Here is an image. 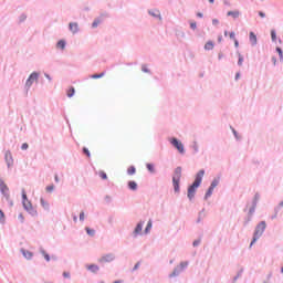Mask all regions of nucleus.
Masks as SVG:
<instances>
[{"label":"nucleus","instance_id":"f257e3e1","mask_svg":"<svg viewBox=\"0 0 283 283\" xmlns=\"http://www.w3.org/2000/svg\"><path fill=\"white\" fill-rule=\"evenodd\" d=\"M205 175V170H200L195 179V182L188 188V198L190 200L193 199L195 195H196V190L197 188L200 186L201 181H202V177Z\"/></svg>","mask_w":283,"mask_h":283},{"label":"nucleus","instance_id":"f03ea898","mask_svg":"<svg viewBox=\"0 0 283 283\" xmlns=\"http://www.w3.org/2000/svg\"><path fill=\"white\" fill-rule=\"evenodd\" d=\"M22 205L25 211L30 213V216H34L36 211H34V207H32V203L28 200V195L25 193V189H22Z\"/></svg>","mask_w":283,"mask_h":283},{"label":"nucleus","instance_id":"7ed1b4c3","mask_svg":"<svg viewBox=\"0 0 283 283\" xmlns=\"http://www.w3.org/2000/svg\"><path fill=\"white\" fill-rule=\"evenodd\" d=\"M181 172H182L181 167H177L174 172L172 184H174V189L176 192H179V190H180L179 182H180V178H181Z\"/></svg>","mask_w":283,"mask_h":283},{"label":"nucleus","instance_id":"20e7f679","mask_svg":"<svg viewBox=\"0 0 283 283\" xmlns=\"http://www.w3.org/2000/svg\"><path fill=\"white\" fill-rule=\"evenodd\" d=\"M265 228H266V223L264 221H262L261 223L258 224L250 247H253V244L256 242V240H259V238H261L262 233L265 231Z\"/></svg>","mask_w":283,"mask_h":283},{"label":"nucleus","instance_id":"39448f33","mask_svg":"<svg viewBox=\"0 0 283 283\" xmlns=\"http://www.w3.org/2000/svg\"><path fill=\"white\" fill-rule=\"evenodd\" d=\"M4 160L7 163L8 169L14 165V159L12 158V153L10 150H6L4 153Z\"/></svg>","mask_w":283,"mask_h":283},{"label":"nucleus","instance_id":"423d86ee","mask_svg":"<svg viewBox=\"0 0 283 283\" xmlns=\"http://www.w3.org/2000/svg\"><path fill=\"white\" fill-rule=\"evenodd\" d=\"M34 81H36V71H33L31 73V75L29 76V78L27 80L25 88L30 90V87H32V83H34Z\"/></svg>","mask_w":283,"mask_h":283},{"label":"nucleus","instance_id":"0eeeda50","mask_svg":"<svg viewBox=\"0 0 283 283\" xmlns=\"http://www.w3.org/2000/svg\"><path fill=\"white\" fill-rule=\"evenodd\" d=\"M170 143L178 149L180 154L185 153V148L181 142H179L177 138H172Z\"/></svg>","mask_w":283,"mask_h":283},{"label":"nucleus","instance_id":"6e6552de","mask_svg":"<svg viewBox=\"0 0 283 283\" xmlns=\"http://www.w3.org/2000/svg\"><path fill=\"white\" fill-rule=\"evenodd\" d=\"M10 191V188H8V185H6V181H3L1 178H0V192L1 195H6Z\"/></svg>","mask_w":283,"mask_h":283},{"label":"nucleus","instance_id":"1a4fd4ad","mask_svg":"<svg viewBox=\"0 0 283 283\" xmlns=\"http://www.w3.org/2000/svg\"><path fill=\"white\" fill-rule=\"evenodd\" d=\"M21 253L23 255V258H25V260H32V258L34 256V254L25 249H21Z\"/></svg>","mask_w":283,"mask_h":283},{"label":"nucleus","instance_id":"9d476101","mask_svg":"<svg viewBox=\"0 0 283 283\" xmlns=\"http://www.w3.org/2000/svg\"><path fill=\"white\" fill-rule=\"evenodd\" d=\"M113 260H114V255L113 254H105V255H103L98 260V262H102V263H104V262H113Z\"/></svg>","mask_w":283,"mask_h":283},{"label":"nucleus","instance_id":"9b49d317","mask_svg":"<svg viewBox=\"0 0 283 283\" xmlns=\"http://www.w3.org/2000/svg\"><path fill=\"white\" fill-rule=\"evenodd\" d=\"M69 29H70V31H71L73 34H75V33L78 32V24H77V23H70V24H69Z\"/></svg>","mask_w":283,"mask_h":283},{"label":"nucleus","instance_id":"f8f14e48","mask_svg":"<svg viewBox=\"0 0 283 283\" xmlns=\"http://www.w3.org/2000/svg\"><path fill=\"white\" fill-rule=\"evenodd\" d=\"M143 227H144V222L140 221V222L136 226V228H135V230H134V234H135V235H138V233H142Z\"/></svg>","mask_w":283,"mask_h":283},{"label":"nucleus","instance_id":"ddd939ff","mask_svg":"<svg viewBox=\"0 0 283 283\" xmlns=\"http://www.w3.org/2000/svg\"><path fill=\"white\" fill-rule=\"evenodd\" d=\"M87 271H90L91 273H97V271L99 270L98 265L96 264H91L86 266Z\"/></svg>","mask_w":283,"mask_h":283},{"label":"nucleus","instance_id":"4468645a","mask_svg":"<svg viewBox=\"0 0 283 283\" xmlns=\"http://www.w3.org/2000/svg\"><path fill=\"white\" fill-rule=\"evenodd\" d=\"M228 17H232L233 19H238L240 17V12L238 10L235 11H229L227 13Z\"/></svg>","mask_w":283,"mask_h":283},{"label":"nucleus","instance_id":"2eb2a0df","mask_svg":"<svg viewBox=\"0 0 283 283\" xmlns=\"http://www.w3.org/2000/svg\"><path fill=\"white\" fill-rule=\"evenodd\" d=\"M250 42L252 43V45H256L258 43V39L254 32H250Z\"/></svg>","mask_w":283,"mask_h":283},{"label":"nucleus","instance_id":"dca6fc26","mask_svg":"<svg viewBox=\"0 0 283 283\" xmlns=\"http://www.w3.org/2000/svg\"><path fill=\"white\" fill-rule=\"evenodd\" d=\"M2 196L7 200V202H9L10 207H12L14 205L12 202V200H10V191L9 192H4V195H2Z\"/></svg>","mask_w":283,"mask_h":283},{"label":"nucleus","instance_id":"f3484780","mask_svg":"<svg viewBox=\"0 0 283 283\" xmlns=\"http://www.w3.org/2000/svg\"><path fill=\"white\" fill-rule=\"evenodd\" d=\"M65 45H66L65 40H60L56 44V48L61 50H65Z\"/></svg>","mask_w":283,"mask_h":283},{"label":"nucleus","instance_id":"a211bd4d","mask_svg":"<svg viewBox=\"0 0 283 283\" xmlns=\"http://www.w3.org/2000/svg\"><path fill=\"white\" fill-rule=\"evenodd\" d=\"M213 48H214V44L211 41L207 42L206 45H205V50H207V51H210Z\"/></svg>","mask_w":283,"mask_h":283},{"label":"nucleus","instance_id":"6ab92c4d","mask_svg":"<svg viewBox=\"0 0 283 283\" xmlns=\"http://www.w3.org/2000/svg\"><path fill=\"white\" fill-rule=\"evenodd\" d=\"M6 222V213L0 209V223L3 224Z\"/></svg>","mask_w":283,"mask_h":283},{"label":"nucleus","instance_id":"aec40b11","mask_svg":"<svg viewBox=\"0 0 283 283\" xmlns=\"http://www.w3.org/2000/svg\"><path fill=\"white\" fill-rule=\"evenodd\" d=\"M74 93H75L74 87H70V88L66 91V95H67V97H72V96H74Z\"/></svg>","mask_w":283,"mask_h":283},{"label":"nucleus","instance_id":"412c9836","mask_svg":"<svg viewBox=\"0 0 283 283\" xmlns=\"http://www.w3.org/2000/svg\"><path fill=\"white\" fill-rule=\"evenodd\" d=\"M149 14H151L155 18H160V12L158 10L149 11Z\"/></svg>","mask_w":283,"mask_h":283},{"label":"nucleus","instance_id":"4be33fe9","mask_svg":"<svg viewBox=\"0 0 283 283\" xmlns=\"http://www.w3.org/2000/svg\"><path fill=\"white\" fill-rule=\"evenodd\" d=\"M128 187H129V189H132V190H136V189H137V184H136L135 181H129V182H128Z\"/></svg>","mask_w":283,"mask_h":283},{"label":"nucleus","instance_id":"5701e85b","mask_svg":"<svg viewBox=\"0 0 283 283\" xmlns=\"http://www.w3.org/2000/svg\"><path fill=\"white\" fill-rule=\"evenodd\" d=\"M151 227H153V222H151V220H149L148 223H147V227L145 229V233H149Z\"/></svg>","mask_w":283,"mask_h":283},{"label":"nucleus","instance_id":"b1692460","mask_svg":"<svg viewBox=\"0 0 283 283\" xmlns=\"http://www.w3.org/2000/svg\"><path fill=\"white\" fill-rule=\"evenodd\" d=\"M105 75V72L101 73V74H94L91 76V78L96 80V78H102Z\"/></svg>","mask_w":283,"mask_h":283},{"label":"nucleus","instance_id":"393cba45","mask_svg":"<svg viewBox=\"0 0 283 283\" xmlns=\"http://www.w3.org/2000/svg\"><path fill=\"white\" fill-rule=\"evenodd\" d=\"M146 167H147V169H148L151 174L155 172V167H154L153 164H147Z\"/></svg>","mask_w":283,"mask_h":283},{"label":"nucleus","instance_id":"a878e982","mask_svg":"<svg viewBox=\"0 0 283 283\" xmlns=\"http://www.w3.org/2000/svg\"><path fill=\"white\" fill-rule=\"evenodd\" d=\"M127 172L128 175H134L136 172V168L134 166H130L128 169H127Z\"/></svg>","mask_w":283,"mask_h":283},{"label":"nucleus","instance_id":"bb28decb","mask_svg":"<svg viewBox=\"0 0 283 283\" xmlns=\"http://www.w3.org/2000/svg\"><path fill=\"white\" fill-rule=\"evenodd\" d=\"M85 231H86L87 235H95V231L90 228H85Z\"/></svg>","mask_w":283,"mask_h":283},{"label":"nucleus","instance_id":"cd10ccee","mask_svg":"<svg viewBox=\"0 0 283 283\" xmlns=\"http://www.w3.org/2000/svg\"><path fill=\"white\" fill-rule=\"evenodd\" d=\"M25 19H28V15H25V13H22L19 18L20 23H23V21H25Z\"/></svg>","mask_w":283,"mask_h":283},{"label":"nucleus","instance_id":"c85d7f7f","mask_svg":"<svg viewBox=\"0 0 283 283\" xmlns=\"http://www.w3.org/2000/svg\"><path fill=\"white\" fill-rule=\"evenodd\" d=\"M213 189H214V188H212V187L210 186V188L208 189V191H207V193H206V198H209V197L212 195Z\"/></svg>","mask_w":283,"mask_h":283},{"label":"nucleus","instance_id":"c756f323","mask_svg":"<svg viewBox=\"0 0 283 283\" xmlns=\"http://www.w3.org/2000/svg\"><path fill=\"white\" fill-rule=\"evenodd\" d=\"M42 255L46 262H50V254H48L45 251H42Z\"/></svg>","mask_w":283,"mask_h":283},{"label":"nucleus","instance_id":"7c9ffc66","mask_svg":"<svg viewBox=\"0 0 283 283\" xmlns=\"http://www.w3.org/2000/svg\"><path fill=\"white\" fill-rule=\"evenodd\" d=\"M40 201L45 209L50 208V205L44 199H41Z\"/></svg>","mask_w":283,"mask_h":283},{"label":"nucleus","instance_id":"2f4dec72","mask_svg":"<svg viewBox=\"0 0 283 283\" xmlns=\"http://www.w3.org/2000/svg\"><path fill=\"white\" fill-rule=\"evenodd\" d=\"M271 38L273 42L276 41V32L274 30L271 31Z\"/></svg>","mask_w":283,"mask_h":283},{"label":"nucleus","instance_id":"473e14b6","mask_svg":"<svg viewBox=\"0 0 283 283\" xmlns=\"http://www.w3.org/2000/svg\"><path fill=\"white\" fill-rule=\"evenodd\" d=\"M98 175L102 179H107V175L104 171H99Z\"/></svg>","mask_w":283,"mask_h":283},{"label":"nucleus","instance_id":"72a5a7b5","mask_svg":"<svg viewBox=\"0 0 283 283\" xmlns=\"http://www.w3.org/2000/svg\"><path fill=\"white\" fill-rule=\"evenodd\" d=\"M46 191H48V192L54 191V185L48 186V187H46Z\"/></svg>","mask_w":283,"mask_h":283},{"label":"nucleus","instance_id":"f704fd0d","mask_svg":"<svg viewBox=\"0 0 283 283\" xmlns=\"http://www.w3.org/2000/svg\"><path fill=\"white\" fill-rule=\"evenodd\" d=\"M218 184H219V181L217 179H214L210 187H212L214 189L218 186Z\"/></svg>","mask_w":283,"mask_h":283},{"label":"nucleus","instance_id":"c9c22d12","mask_svg":"<svg viewBox=\"0 0 283 283\" xmlns=\"http://www.w3.org/2000/svg\"><path fill=\"white\" fill-rule=\"evenodd\" d=\"M238 64L241 66L243 64V56L241 54H239V62Z\"/></svg>","mask_w":283,"mask_h":283},{"label":"nucleus","instance_id":"e433bc0d","mask_svg":"<svg viewBox=\"0 0 283 283\" xmlns=\"http://www.w3.org/2000/svg\"><path fill=\"white\" fill-rule=\"evenodd\" d=\"M190 28H191L192 30H196V29H197V23H196V22H190Z\"/></svg>","mask_w":283,"mask_h":283},{"label":"nucleus","instance_id":"4c0bfd02","mask_svg":"<svg viewBox=\"0 0 283 283\" xmlns=\"http://www.w3.org/2000/svg\"><path fill=\"white\" fill-rule=\"evenodd\" d=\"M83 151H84V154H85L88 158L91 157V154H90V151H88L87 148H83Z\"/></svg>","mask_w":283,"mask_h":283},{"label":"nucleus","instance_id":"58836bf2","mask_svg":"<svg viewBox=\"0 0 283 283\" xmlns=\"http://www.w3.org/2000/svg\"><path fill=\"white\" fill-rule=\"evenodd\" d=\"M28 147H29L28 143H24V144H22L21 149L25 150V149H28Z\"/></svg>","mask_w":283,"mask_h":283},{"label":"nucleus","instance_id":"ea45409f","mask_svg":"<svg viewBox=\"0 0 283 283\" xmlns=\"http://www.w3.org/2000/svg\"><path fill=\"white\" fill-rule=\"evenodd\" d=\"M276 51H277L280 57L282 59V57H283V52H282V50H281L280 48H276Z\"/></svg>","mask_w":283,"mask_h":283},{"label":"nucleus","instance_id":"a19ab883","mask_svg":"<svg viewBox=\"0 0 283 283\" xmlns=\"http://www.w3.org/2000/svg\"><path fill=\"white\" fill-rule=\"evenodd\" d=\"M18 219L20 220V222H23V220H24L23 213H20V214L18 216Z\"/></svg>","mask_w":283,"mask_h":283},{"label":"nucleus","instance_id":"79ce46f5","mask_svg":"<svg viewBox=\"0 0 283 283\" xmlns=\"http://www.w3.org/2000/svg\"><path fill=\"white\" fill-rule=\"evenodd\" d=\"M99 24V21L98 20H95L92 24L93 28H96L97 25Z\"/></svg>","mask_w":283,"mask_h":283},{"label":"nucleus","instance_id":"37998d69","mask_svg":"<svg viewBox=\"0 0 283 283\" xmlns=\"http://www.w3.org/2000/svg\"><path fill=\"white\" fill-rule=\"evenodd\" d=\"M230 38H231L232 40H234V41L237 40L234 32H231V33H230Z\"/></svg>","mask_w":283,"mask_h":283},{"label":"nucleus","instance_id":"c03bdc74","mask_svg":"<svg viewBox=\"0 0 283 283\" xmlns=\"http://www.w3.org/2000/svg\"><path fill=\"white\" fill-rule=\"evenodd\" d=\"M142 70H143V72H145V73H148V72H149V70H148L147 66H145V65L142 67Z\"/></svg>","mask_w":283,"mask_h":283},{"label":"nucleus","instance_id":"a18cd8bd","mask_svg":"<svg viewBox=\"0 0 283 283\" xmlns=\"http://www.w3.org/2000/svg\"><path fill=\"white\" fill-rule=\"evenodd\" d=\"M63 277H70V272H63Z\"/></svg>","mask_w":283,"mask_h":283},{"label":"nucleus","instance_id":"49530a36","mask_svg":"<svg viewBox=\"0 0 283 283\" xmlns=\"http://www.w3.org/2000/svg\"><path fill=\"white\" fill-rule=\"evenodd\" d=\"M80 220H81V221L84 220V212H83V211L80 213Z\"/></svg>","mask_w":283,"mask_h":283},{"label":"nucleus","instance_id":"de8ad7c7","mask_svg":"<svg viewBox=\"0 0 283 283\" xmlns=\"http://www.w3.org/2000/svg\"><path fill=\"white\" fill-rule=\"evenodd\" d=\"M259 15H260L261 18H265V13H263L262 11L259 12Z\"/></svg>","mask_w":283,"mask_h":283},{"label":"nucleus","instance_id":"09e8293b","mask_svg":"<svg viewBox=\"0 0 283 283\" xmlns=\"http://www.w3.org/2000/svg\"><path fill=\"white\" fill-rule=\"evenodd\" d=\"M234 45H235V48H239V42L237 39L234 40Z\"/></svg>","mask_w":283,"mask_h":283},{"label":"nucleus","instance_id":"8fccbe9b","mask_svg":"<svg viewBox=\"0 0 283 283\" xmlns=\"http://www.w3.org/2000/svg\"><path fill=\"white\" fill-rule=\"evenodd\" d=\"M199 243H200V241H195L193 247H198Z\"/></svg>","mask_w":283,"mask_h":283},{"label":"nucleus","instance_id":"3c124183","mask_svg":"<svg viewBox=\"0 0 283 283\" xmlns=\"http://www.w3.org/2000/svg\"><path fill=\"white\" fill-rule=\"evenodd\" d=\"M138 266H139V263H136V265L134 266V271H137Z\"/></svg>","mask_w":283,"mask_h":283},{"label":"nucleus","instance_id":"603ef678","mask_svg":"<svg viewBox=\"0 0 283 283\" xmlns=\"http://www.w3.org/2000/svg\"><path fill=\"white\" fill-rule=\"evenodd\" d=\"M240 78V73H237L235 80L238 81Z\"/></svg>","mask_w":283,"mask_h":283},{"label":"nucleus","instance_id":"864d4df0","mask_svg":"<svg viewBox=\"0 0 283 283\" xmlns=\"http://www.w3.org/2000/svg\"><path fill=\"white\" fill-rule=\"evenodd\" d=\"M55 181L59 182V175H55Z\"/></svg>","mask_w":283,"mask_h":283},{"label":"nucleus","instance_id":"5fc2aeb1","mask_svg":"<svg viewBox=\"0 0 283 283\" xmlns=\"http://www.w3.org/2000/svg\"><path fill=\"white\" fill-rule=\"evenodd\" d=\"M197 17L202 18V17H203V14H202V13H198V14H197Z\"/></svg>","mask_w":283,"mask_h":283},{"label":"nucleus","instance_id":"6e6d98bb","mask_svg":"<svg viewBox=\"0 0 283 283\" xmlns=\"http://www.w3.org/2000/svg\"><path fill=\"white\" fill-rule=\"evenodd\" d=\"M175 275H177V273H176V272H174V273L170 275V277H175Z\"/></svg>","mask_w":283,"mask_h":283},{"label":"nucleus","instance_id":"4d7b16f0","mask_svg":"<svg viewBox=\"0 0 283 283\" xmlns=\"http://www.w3.org/2000/svg\"><path fill=\"white\" fill-rule=\"evenodd\" d=\"M272 61H273L274 64H276V59L275 57H273Z\"/></svg>","mask_w":283,"mask_h":283},{"label":"nucleus","instance_id":"13d9d810","mask_svg":"<svg viewBox=\"0 0 283 283\" xmlns=\"http://www.w3.org/2000/svg\"><path fill=\"white\" fill-rule=\"evenodd\" d=\"M73 220H74V222H76V221H77V218H76V216H74V217H73Z\"/></svg>","mask_w":283,"mask_h":283},{"label":"nucleus","instance_id":"bf43d9fd","mask_svg":"<svg viewBox=\"0 0 283 283\" xmlns=\"http://www.w3.org/2000/svg\"><path fill=\"white\" fill-rule=\"evenodd\" d=\"M209 2H210V3H213V2H214V0H209Z\"/></svg>","mask_w":283,"mask_h":283},{"label":"nucleus","instance_id":"052dcab7","mask_svg":"<svg viewBox=\"0 0 283 283\" xmlns=\"http://www.w3.org/2000/svg\"><path fill=\"white\" fill-rule=\"evenodd\" d=\"M224 4L230 6V3H229V2H227V1L224 2Z\"/></svg>","mask_w":283,"mask_h":283},{"label":"nucleus","instance_id":"680f3d73","mask_svg":"<svg viewBox=\"0 0 283 283\" xmlns=\"http://www.w3.org/2000/svg\"><path fill=\"white\" fill-rule=\"evenodd\" d=\"M114 283H120V281H115Z\"/></svg>","mask_w":283,"mask_h":283},{"label":"nucleus","instance_id":"e2e57ef3","mask_svg":"<svg viewBox=\"0 0 283 283\" xmlns=\"http://www.w3.org/2000/svg\"><path fill=\"white\" fill-rule=\"evenodd\" d=\"M224 35L227 36V35H228V32H226Z\"/></svg>","mask_w":283,"mask_h":283},{"label":"nucleus","instance_id":"0e129e2a","mask_svg":"<svg viewBox=\"0 0 283 283\" xmlns=\"http://www.w3.org/2000/svg\"><path fill=\"white\" fill-rule=\"evenodd\" d=\"M213 23H218V21H213Z\"/></svg>","mask_w":283,"mask_h":283},{"label":"nucleus","instance_id":"69168bd1","mask_svg":"<svg viewBox=\"0 0 283 283\" xmlns=\"http://www.w3.org/2000/svg\"><path fill=\"white\" fill-rule=\"evenodd\" d=\"M282 273H283V268H282Z\"/></svg>","mask_w":283,"mask_h":283},{"label":"nucleus","instance_id":"338daca9","mask_svg":"<svg viewBox=\"0 0 283 283\" xmlns=\"http://www.w3.org/2000/svg\"><path fill=\"white\" fill-rule=\"evenodd\" d=\"M264 283H269V282H264Z\"/></svg>","mask_w":283,"mask_h":283}]
</instances>
